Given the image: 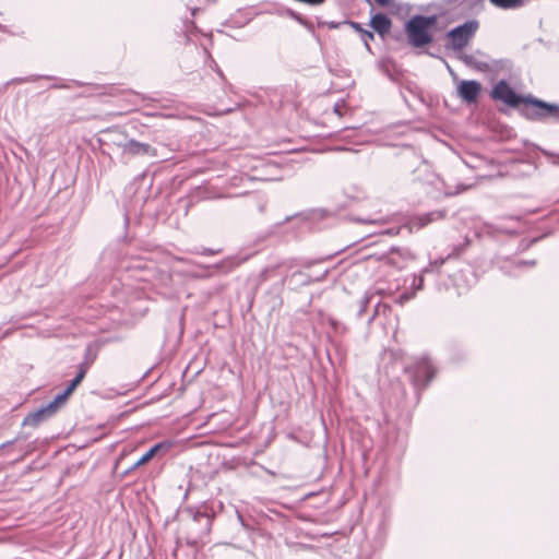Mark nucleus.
I'll list each match as a JSON object with an SVG mask.
<instances>
[{
    "label": "nucleus",
    "instance_id": "24",
    "mask_svg": "<svg viewBox=\"0 0 559 559\" xmlns=\"http://www.w3.org/2000/svg\"><path fill=\"white\" fill-rule=\"evenodd\" d=\"M328 26H329L330 28H337V27H340V26H343V24H342V22H341V23L329 22V23H328Z\"/></svg>",
    "mask_w": 559,
    "mask_h": 559
},
{
    "label": "nucleus",
    "instance_id": "8",
    "mask_svg": "<svg viewBox=\"0 0 559 559\" xmlns=\"http://www.w3.org/2000/svg\"><path fill=\"white\" fill-rule=\"evenodd\" d=\"M527 104L533 105L537 108H539V111L536 112V116L539 119H544L546 117H552L555 120H557L558 114H559V106L556 104H549L544 100L534 98L532 96H528Z\"/></svg>",
    "mask_w": 559,
    "mask_h": 559
},
{
    "label": "nucleus",
    "instance_id": "17",
    "mask_svg": "<svg viewBox=\"0 0 559 559\" xmlns=\"http://www.w3.org/2000/svg\"><path fill=\"white\" fill-rule=\"evenodd\" d=\"M360 36H361V39H362V40H364V43H365V46H366L367 50H369V51H370V46H369V43H368V41H369V40H371V39H373V37H374V36H373V33H371V32H369V31L364 29V31H362V33L360 34Z\"/></svg>",
    "mask_w": 559,
    "mask_h": 559
},
{
    "label": "nucleus",
    "instance_id": "3",
    "mask_svg": "<svg viewBox=\"0 0 559 559\" xmlns=\"http://www.w3.org/2000/svg\"><path fill=\"white\" fill-rule=\"evenodd\" d=\"M479 27V23L476 20L466 21L462 25L451 29L447 36L450 40L449 47L454 50L463 49L468 41L473 38Z\"/></svg>",
    "mask_w": 559,
    "mask_h": 559
},
{
    "label": "nucleus",
    "instance_id": "26",
    "mask_svg": "<svg viewBox=\"0 0 559 559\" xmlns=\"http://www.w3.org/2000/svg\"><path fill=\"white\" fill-rule=\"evenodd\" d=\"M423 284H424V278L419 277L418 278V283L416 284L417 289H421L423 288Z\"/></svg>",
    "mask_w": 559,
    "mask_h": 559
},
{
    "label": "nucleus",
    "instance_id": "6",
    "mask_svg": "<svg viewBox=\"0 0 559 559\" xmlns=\"http://www.w3.org/2000/svg\"><path fill=\"white\" fill-rule=\"evenodd\" d=\"M481 92V84L478 81L464 80L457 86L459 97L466 104H475Z\"/></svg>",
    "mask_w": 559,
    "mask_h": 559
},
{
    "label": "nucleus",
    "instance_id": "4",
    "mask_svg": "<svg viewBox=\"0 0 559 559\" xmlns=\"http://www.w3.org/2000/svg\"><path fill=\"white\" fill-rule=\"evenodd\" d=\"M490 96L495 100H500L510 107H518L520 104H527V97L518 95L513 88L504 81H499L491 90Z\"/></svg>",
    "mask_w": 559,
    "mask_h": 559
},
{
    "label": "nucleus",
    "instance_id": "19",
    "mask_svg": "<svg viewBox=\"0 0 559 559\" xmlns=\"http://www.w3.org/2000/svg\"><path fill=\"white\" fill-rule=\"evenodd\" d=\"M292 16L298 22L300 23L301 25L306 26V27H310V24L304 20L299 14H296V13H292Z\"/></svg>",
    "mask_w": 559,
    "mask_h": 559
},
{
    "label": "nucleus",
    "instance_id": "28",
    "mask_svg": "<svg viewBox=\"0 0 559 559\" xmlns=\"http://www.w3.org/2000/svg\"><path fill=\"white\" fill-rule=\"evenodd\" d=\"M459 1H460V0H448V3H449V4H453V3H456V2H459Z\"/></svg>",
    "mask_w": 559,
    "mask_h": 559
},
{
    "label": "nucleus",
    "instance_id": "23",
    "mask_svg": "<svg viewBox=\"0 0 559 559\" xmlns=\"http://www.w3.org/2000/svg\"><path fill=\"white\" fill-rule=\"evenodd\" d=\"M143 464H140V459L127 471V473L142 466Z\"/></svg>",
    "mask_w": 559,
    "mask_h": 559
},
{
    "label": "nucleus",
    "instance_id": "20",
    "mask_svg": "<svg viewBox=\"0 0 559 559\" xmlns=\"http://www.w3.org/2000/svg\"><path fill=\"white\" fill-rule=\"evenodd\" d=\"M36 79H37L36 76H29L27 79H13L12 82L13 83L33 82Z\"/></svg>",
    "mask_w": 559,
    "mask_h": 559
},
{
    "label": "nucleus",
    "instance_id": "29",
    "mask_svg": "<svg viewBox=\"0 0 559 559\" xmlns=\"http://www.w3.org/2000/svg\"><path fill=\"white\" fill-rule=\"evenodd\" d=\"M11 443H13V441H9L7 443H2L1 448H4V447H7L8 444H11Z\"/></svg>",
    "mask_w": 559,
    "mask_h": 559
},
{
    "label": "nucleus",
    "instance_id": "5",
    "mask_svg": "<svg viewBox=\"0 0 559 559\" xmlns=\"http://www.w3.org/2000/svg\"><path fill=\"white\" fill-rule=\"evenodd\" d=\"M62 405H64V402L62 400H59V396L57 395L47 405L41 406L37 411L29 413L23 419L22 425L29 426V427H37L40 423L52 417Z\"/></svg>",
    "mask_w": 559,
    "mask_h": 559
},
{
    "label": "nucleus",
    "instance_id": "2",
    "mask_svg": "<svg viewBox=\"0 0 559 559\" xmlns=\"http://www.w3.org/2000/svg\"><path fill=\"white\" fill-rule=\"evenodd\" d=\"M416 386H426L435 377L436 368L428 356L418 358L414 365L405 368Z\"/></svg>",
    "mask_w": 559,
    "mask_h": 559
},
{
    "label": "nucleus",
    "instance_id": "12",
    "mask_svg": "<svg viewBox=\"0 0 559 559\" xmlns=\"http://www.w3.org/2000/svg\"><path fill=\"white\" fill-rule=\"evenodd\" d=\"M443 216H444L443 211H433V212H430V213H427V214L416 217L414 219L413 224L415 226H417L418 228H423V227L427 226L428 224H430L431 222L441 219Z\"/></svg>",
    "mask_w": 559,
    "mask_h": 559
},
{
    "label": "nucleus",
    "instance_id": "10",
    "mask_svg": "<svg viewBox=\"0 0 559 559\" xmlns=\"http://www.w3.org/2000/svg\"><path fill=\"white\" fill-rule=\"evenodd\" d=\"M370 25L380 36L384 37L389 34L392 22L385 14L377 13L371 17Z\"/></svg>",
    "mask_w": 559,
    "mask_h": 559
},
{
    "label": "nucleus",
    "instance_id": "1",
    "mask_svg": "<svg viewBox=\"0 0 559 559\" xmlns=\"http://www.w3.org/2000/svg\"><path fill=\"white\" fill-rule=\"evenodd\" d=\"M436 15H414L405 24V33L411 46L421 48L432 41L430 28L437 23Z\"/></svg>",
    "mask_w": 559,
    "mask_h": 559
},
{
    "label": "nucleus",
    "instance_id": "13",
    "mask_svg": "<svg viewBox=\"0 0 559 559\" xmlns=\"http://www.w3.org/2000/svg\"><path fill=\"white\" fill-rule=\"evenodd\" d=\"M489 2L501 10H515L524 5V0H489Z\"/></svg>",
    "mask_w": 559,
    "mask_h": 559
},
{
    "label": "nucleus",
    "instance_id": "25",
    "mask_svg": "<svg viewBox=\"0 0 559 559\" xmlns=\"http://www.w3.org/2000/svg\"><path fill=\"white\" fill-rule=\"evenodd\" d=\"M535 262L534 261H520L518 262V265L521 266V265H534Z\"/></svg>",
    "mask_w": 559,
    "mask_h": 559
},
{
    "label": "nucleus",
    "instance_id": "11",
    "mask_svg": "<svg viewBox=\"0 0 559 559\" xmlns=\"http://www.w3.org/2000/svg\"><path fill=\"white\" fill-rule=\"evenodd\" d=\"M443 216H444L443 211H433V212H430V213H427V214L416 217L414 219L413 224L415 226H417L418 228H423V227L427 226L428 224H430L431 222L441 219Z\"/></svg>",
    "mask_w": 559,
    "mask_h": 559
},
{
    "label": "nucleus",
    "instance_id": "30",
    "mask_svg": "<svg viewBox=\"0 0 559 559\" xmlns=\"http://www.w3.org/2000/svg\"><path fill=\"white\" fill-rule=\"evenodd\" d=\"M217 73H218L221 76H223V72H222V71L217 70Z\"/></svg>",
    "mask_w": 559,
    "mask_h": 559
},
{
    "label": "nucleus",
    "instance_id": "16",
    "mask_svg": "<svg viewBox=\"0 0 559 559\" xmlns=\"http://www.w3.org/2000/svg\"><path fill=\"white\" fill-rule=\"evenodd\" d=\"M372 297H373V295L369 294V293H366V295L362 297V299L360 301V309L358 311L359 316H361L366 311L367 306L371 301Z\"/></svg>",
    "mask_w": 559,
    "mask_h": 559
},
{
    "label": "nucleus",
    "instance_id": "14",
    "mask_svg": "<svg viewBox=\"0 0 559 559\" xmlns=\"http://www.w3.org/2000/svg\"><path fill=\"white\" fill-rule=\"evenodd\" d=\"M464 62L467 66L473 67L483 72H486L490 69V67L487 62L478 60V59H476V57H474L472 55L464 56Z\"/></svg>",
    "mask_w": 559,
    "mask_h": 559
},
{
    "label": "nucleus",
    "instance_id": "7",
    "mask_svg": "<svg viewBox=\"0 0 559 559\" xmlns=\"http://www.w3.org/2000/svg\"><path fill=\"white\" fill-rule=\"evenodd\" d=\"M119 145L121 146L122 154L124 155L156 156V148H154L147 143H142L135 140H129L126 143Z\"/></svg>",
    "mask_w": 559,
    "mask_h": 559
},
{
    "label": "nucleus",
    "instance_id": "15",
    "mask_svg": "<svg viewBox=\"0 0 559 559\" xmlns=\"http://www.w3.org/2000/svg\"><path fill=\"white\" fill-rule=\"evenodd\" d=\"M160 448H162V444H159V443L152 447L147 452H145L140 457V464H146L147 462H150Z\"/></svg>",
    "mask_w": 559,
    "mask_h": 559
},
{
    "label": "nucleus",
    "instance_id": "27",
    "mask_svg": "<svg viewBox=\"0 0 559 559\" xmlns=\"http://www.w3.org/2000/svg\"><path fill=\"white\" fill-rule=\"evenodd\" d=\"M507 218L511 221H520V216H508Z\"/></svg>",
    "mask_w": 559,
    "mask_h": 559
},
{
    "label": "nucleus",
    "instance_id": "18",
    "mask_svg": "<svg viewBox=\"0 0 559 559\" xmlns=\"http://www.w3.org/2000/svg\"><path fill=\"white\" fill-rule=\"evenodd\" d=\"M343 25H347L352 28H354L357 33L361 34L364 28L361 27V25L357 22H353V21H344L342 22Z\"/></svg>",
    "mask_w": 559,
    "mask_h": 559
},
{
    "label": "nucleus",
    "instance_id": "22",
    "mask_svg": "<svg viewBox=\"0 0 559 559\" xmlns=\"http://www.w3.org/2000/svg\"><path fill=\"white\" fill-rule=\"evenodd\" d=\"M377 3L381 7H386L391 3L392 0H376Z\"/></svg>",
    "mask_w": 559,
    "mask_h": 559
},
{
    "label": "nucleus",
    "instance_id": "21",
    "mask_svg": "<svg viewBox=\"0 0 559 559\" xmlns=\"http://www.w3.org/2000/svg\"><path fill=\"white\" fill-rule=\"evenodd\" d=\"M495 230L499 231V233H507V234H512L514 233L513 230H510L503 226H491Z\"/></svg>",
    "mask_w": 559,
    "mask_h": 559
},
{
    "label": "nucleus",
    "instance_id": "9",
    "mask_svg": "<svg viewBox=\"0 0 559 559\" xmlns=\"http://www.w3.org/2000/svg\"><path fill=\"white\" fill-rule=\"evenodd\" d=\"M91 366V362H82L79 366V371L75 378L70 382V384L66 388V390L58 394L59 400H62L64 403L67 402L68 397L72 394V392L75 390V388L82 382L84 379L88 368Z\"/></svg>",
    "mask_w": 559,
    "mask_h": 559
}]
</instances>
